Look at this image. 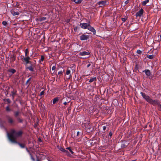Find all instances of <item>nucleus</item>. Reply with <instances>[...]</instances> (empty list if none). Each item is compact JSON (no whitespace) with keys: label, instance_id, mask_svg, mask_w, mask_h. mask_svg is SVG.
I'll list each match as a JSON object with an SVG mask.
<instances>
[{"label":"nucleus","instance_id":"f3484780","mask_svg":"<svg viewBox=\"0 0 161 161\" xmlns=\"http://www.w3.org/2000/svg\"><path fill=\"white\" fill-rule=\"evenodd\" d=\"M106 3V1H100L98 2V4L99 5H104Z\"/></svg>","mask_w":161,"mask_h":161},{"label":"nucleus","instance_id":"c03bdc74","mask_svg":"<svg viewBox=\"0 0 161 161\" xmlns=\"http://www.w3.org/2000/svg\"><path fill=\"white\" fill-rule=\"evenodd\" d=\"M121 147H125V145L124 144H122L121 146Z\"/></svg>","mask_w":161,"mask_h":161},{"label":"nucleus","instance_id":"a211bd4d","mask_svg":"<svg viewBox=\"0 0 161 161\" xmlns=\"http://www.w3.org/2000/svg\"><path fill=\"white\" fill-rule=\"evenodd\" d=\"M8 71L11 73L12 74L14 73L16 71L15 69H9Z\"/></svg>","mask_w":161,"mask_h":161},{"label":"nucleus","instance_id":"bb28decb","mask_svg":"<svg viewBox=\"0 0 161 161\" xmlns=\"http://www.w3.org/2000/svg\"><path fill=\"white\" fill-rule=\"evenodd\" d=\"M4 101H6L8 103H10L11 102V100H10V99L9 98H8V99H4Z\"/></svg>","mask_w":161,"mask_h":161},{"label":"nucleus","instance_id":"79ce46f5","mask_svg":"<svg viewBox=\"0 0 161 161\" xmlns=\"http://www.w3.org/2000/svg\"><path fill=\"white\" fill-rule=\"evenodd\" d=\"M112 134L111 132H110L109 133L108 136H110V137L111 136H112Z\"/></svg>","mask_w":161,"mask_h":161},{"label":"nucleus","instance_id":"4d7b16f0","mask_svg":"<svg viewBox=\"0 0 161 161\" xmlns=\"http://www.w3.org/2000/svg\"><path fill=\"white\" fill-rule=\"evenodd\" d=\"M136 161V160H132L131 161Z\"/></svg>","mask_w":161,"mask_h":161},{"label":"nucleus","instance_id":"dca6fc26","mask_svg":"<svg viewBox=\"0 0 161 161\" xmlns=\"http://www.w3.org/2000/svg\"><path fill=\"white\" fill-rule=\"evenodd\" d=\"M17 144H18L21 148H24L25 147V143H20L17 142Z\"/></svg>","mask_w":161,"mask_h":161},{"label":"nucleus","instance_id":"ddd939ff","mask_svg":"<svg viewBox=\"0 0 161 161\" xmlns=\"http://www.w3.org/2000/svg\"><path fill=\"white\" fill-rule=\"evenodd\" d=\"M34 67V65L33 64H31L30 66L27 67V68L31 71H33Z\"/></svg>","mask_w":161,"mask_h":161},{"label":"nucleus","instance_id":"9d476101","mask_svg":"<svg viewBox=\"0 0 161 161\" xmlns=\"http://www.w3.org/2000/svg\"><path fill=\"white\" fill-rule=\"evenodd\" d=\"M89 54L90 53L89 52L83 51L80 52V53L79 54V55L81 56H86L89 55Z\"/></svg>","mask_w":161,"mask_h":161},{"label":"nucleus","instance_id":"f704fd0d","mask_svg":"<svg viewBox=\"0 0 161 161\" xmlns=\"http://www.w3.org/2000/svg\"><path fill=\"white\" fill-rule=\"evenodd\" d=\"M44 59V57L42 55L41 56V61H43Z\"/></svg>","mask_w":161,"mask_h":161},{"label":"nucleus","instance_id":"473e14b6","mask_svg":"<svg viewBox=\"0 0 161 161\" xmlns=\"http://www.w3.org/2000/svg\"><path fill=\"white\" fill-rule=\"evenodd\" d=\"M136 53L139 54H141L142 53V51L140 50H138L137 51Z\"/></svg>","mask_w":161,"mask_h":161},{"label":"nucleus","instance_id":"c85d7f7f","mask_svg":"<svg viewBox=\"0 0 161 161\" xmlns=\"http://www.w3.org/2000/svg\"><path fill=\"white\" fill-rule=\"evenodd\" d=\"M64 153H65L66 155L68 156H69L70 155V153H69V152L66 150H65V151Z\"/></svg>","mask_w":161,"mask_h":161},{"label":"nucleus","instance_id":"0eeeda50","mask_svg":"<svg viewBox=\"0 0 161 161\" xmlns=\"http://www.w3.org/2000/svg\"><path fill=\"white\" fill-rule=\"evenodd\" d=\"M144 12V10L142 8H141L139 11L136 13V17H141L142 15Z\"/></svg>","mask_w":161,"mask_h":161},{"label":"nucleus","instance_id":"3c124183","mask_svg":"<svg viewBox=\"0 0 161 161\" xmlns=\"http://www.w3.org/2000/svg\"><path fill=\"white\" fill-rule=\"evenodd\" d=\"M68 103H67L66 102H65L64 103V105H66Z\"/></svg>","mask_w":161,"mask_h":161},{"label":"nucleus","instance_id":"c756f323","mask_svg":"<svg viewBox=\"0 0 161 161\" xmlns=\"http://www.w3.org/2000/svg\"><path fill=\"white\" fill-rule=\"evenodd\" d=\"M46 19V18L45 17H42L40 19V21H43Z\"/></svg>","mask_w":161,"mask_h":161},{"label":"nucleus","instance_id":"5fc2aeb1","mask_svg":"<svg viewBox=\"0 0 161 161\" xmlns=\"http://www.w3.org/2000/svg\"><path fill=\"white\" fill-rule=\"evenodd\" d=\"M160 36V38L161 39V34L159 35Z\"/></svg>","mask_w":161,"mask_h":161},{"label":"nucleus","instance_id":"a18cd8bd","mask_svg":"<svg viewBox=\"0 0 161 161\" xmlns=\"http://www.w3.org/2000/svg\"><path fill=\"white\" fill-rule=\"evenodd\" d=\"M66 149H68L70 151L71 150V148L70 147H68L66 148Z\"/></svg>","mask_w":161,"mask_h":161},{"label":"nucleus","instance_id":"9b49d317","mask_svg":"<svg viewBox=\"0 0 161 161\" xmlns=\"http://www.w3.org/2000/svg\"><path fill=\"white\" fill-rule=\"evenodd\" d=\"M143 72H145L147 77H148L150 75L151 72L149 69H146L145 70L143 71Z\"/></svg>","mask_w":161,"mask_h":161},{"label":"nucleus","instance_id":"6e6552de","mask_svg":"<svg viewBox=\"0 0 161 161\" xmlns=\"http://www.w3.org/2000/svg\"><path fill=\"white\" fill-rule=\"evenodd\" d=\"M155 105H157L158 106V110L160 111L161 110V105L160 102L157 100H156L154 103V104L153 105L154 106Z\"/></svg>","mask_w":161,"mask_h":161},{"label":"nucleus","instance_id":"aec40b11","mask_svg":"<svg viewBox=\"0 0 161 161\" xmlns=\"http://www.w3.org/2000/svg\"><path fill=\"white\" fill-rule=\"evenodd\" d=\"M149 0H146L142 3V4L143 6H145L146 4L149 2Z\"/></svg>","mask_w":161,"mask_h":161},{"label":"nucleus","instance_id":"a878e982","mask_svg":"<svg viewBox=\"0 0 161 161\" xmlns=\"http://www.w3.org/2000/svg\"><path fill=\"white\" fill-rule=\"evenodd\" d=\"M6 111L7 112H9L11 111V109L9 106H7L6 107Z\"/></svg>","mask_w":161,"mask_h":161},{"label":"nucleus","instance_id":"8fccbe9b","mask_svg":"<svg viewBox=\"0 0 161 161\" xmlns=\"http://www.w3.org/2000/svg\"><path fill=\"white\" fill-rule=\"evenodd\" d=\"M72 154H73L74 153V152H73V151L71 150L69 151Z\"/></svg>","mask_w":161,"mask_h":161},{"label":"nucleus","instance_id":"09e8293b","mask_svg":"<svg viewBox=\"0 0 161 161\" xmlns=\"http://www.w3.org/2000/svg\"><path fill=\"white\" fill-rule=\"evenodd\" d=\"M72 154H73L74 153V152H73V151L71 150L69 151Z\"/></svg>","mask_w":161,"mask_h":161},{"label":"nucleus","instance_id":"7c9ffc66","mask_svg":"<svg viewBox=\"0 0 161 161\" xmlns=\"http://www.w3.org/2000/svg\"><path fill=\"white\" fill-rule=\"evenodd\" d=\"M70 73V70L69 69H67L66 72V74L67 75H69Z\"/></svg>","mask_w":161,"mask_h":161},{"label":"nucleus","instance_id":"052dcab7","mask_svg":"<svg viewBox=\"0 0 161 161\" xmlns=\"http://www.w3.org/2000/svg\"><path fill=\"white\" fill-rule=\"evenodd\" d=\"M68 22H69V21H67Z\"/></svg>","mask_w":161,"mask_h":161},{"label":"nucleus","instance_id":"49530a36","mask_svg":"<svg viewBox=\"0 0 161 161\" xmlns=\"http://www.w3.org/2000/svg\"><path fill=\"white\" fill-rule=\"evenodd\" d=\"M27 152H28L30 155L31 154V153H30V151L29 150H27Z\"/></svg>","mask_w":161,"mask_h":161},{"label":"nucleus","instance_id":"2f4dec72","mask_svg":"<svg viewBox=\"0 0 161 161\" xmlns=\"http://www.w3.org/2000/svg\"><path fill=\"white\" fill-rule=\"evenodd\" d=\"M2 24L3 25L5 26L7 25V23L6 21H4L3 22Z\"/></svg>","mask_w":161,"mask_h":161},{"label":"nucleus","instance_id":"f257e3e1","mask_svg":"<svg viewBox=\"0 0 161 161\" xmlns=\"http://www.w3.org/2000/svg\"><path fill=\"white\" fill-rule=\"evenodd\" d=\"M22 133L21 130L17 131L14 129H12L10 130L9 133L8 134V139L12 142L17 143L15 139L17 137L21 136Z\"/></svg>","mask_w":161,"mask_h":161},{"label":"nucleus","instance_id":"680f3d73","mask_svg":"<svg viewBox=\"0 0 161 161\" xmlns=\"http://www.w3.org/2000/svg\"><path fill=\"white\" fill-rule=\"evenodd\" d=\"M92 130H89V131H92Z\"/></svg>","mask_w":161,"mask_h":161},{"label":"nucleus","instance_id":"72a5a7b5","mask_svg":"<svg viewBox=\"0 0 161 161\" xmlns=\"http://www.w3.org/2000/svg\"><path fill=\"white\" fill-rule=\"evenodd\" d=\"M30 156L31 158L32 161H35V159L33 157L32 154H31V155H30Z\"/></svg>","mask_w":161,"mask_h":161},{"label":"nucleus","instance_id":"2eb2a0df","mask_svg":"<svg viewBox=\"0 0 161 161\" xmlns=\"http://www.w3.org/2000/svg\"><path fill=\"white\" fill-rule=\"evenodd\" d=\"M58 100H59V98L58 97H55L53 99V104H55L56 103H57V102H58Z\"/></svg>","mask_w":161,"mask_h":161},{"label":"nucleus","instance_id":"39448f33","mask_svg":"<svg viewBox=\"0 0 161 161\" xmlns=\"http://www.w3.org/2000/svg\"><path fill=\"white\" fill-rule=\"evenodd\" d=\"M90 24L87 23H81L80 24V26L83 29H87L88 27L89 26Z\"/></svg>","mask_w":161,"mask_h":161},{"label":"nucleus","instance_id":"f8f14e48","mask_svg":"<svg viewBox=\"0 0 161 161\" xmlns=\"http://www.w3.org/2000/svg\"><path fill=\"white\" fill-rule=\"evenodd\" d=\"M12 96L13 99H14L15 96L16 95L17 91L15 90H13V91L11 92Z\"/></svg>","mask_w":161,"mask_h":161},{"label":"nucleus","instance_id":"f03ea898","mask_svg":"<svg viewBox=\"0 0 161 161\" xmlns=\"http://www.w3.org/2000/svg\"><path fill=\"white\" fill-rule=\"evenodd\" d=\"M140 93L143 98H144L146 101L149 103L153 105L154 104V103L156 100L152 99L149 96L142 92H141Z\"/></svg>","mask_w":161,"mask_h":161},{"label":"nucleus","instance_id":"6ab92c4d","mask_svg":"<svg viewBox=\"0 0 161 161\" xmlns=\"http://www.w3.org/2000/svg\"><path fill=\"white\" fill-rule=\"evenodd\" d=\"M20 114V112L19 111H14V115L15 117H17V116H19Z\"/></svg>","mask_w":161,"mask_h":161},{"label":"nucleus","instance_id":"5701e85b","mask_svg":"<svg viewBox=\"0 0 161 161\" xmlns=\"http://www.w3.org/2000/svg\"><path fill=\"white\" fill-rule=\"evenodd\" d=\"M12 13L14 16H15L16 15H18L19 14V13L18 12H12Z\"/></svg>","mask_w":161,"mask_h":161},{"label":"nucleus","instance_id":"c9c22d12","mask_svg":"<svg viewBox=\"0 0 161 161\" xmlns=\"http://www.w3.org/2000/svg\"><path fill=\"white\" fill-rule=\"evenodd\" d=\"M44 91H42L40 92V95L41 96L43 95L44 94Z\"/></svg>","mask_w":161,"mask_h":161},{"label":"nucleus","instance_id":"412c9836","mask_svg":"<svg viewBox=\"0 0 161 161\" xmlns=\"http://www.w3.org/2000/svg\"><path fill=\"white\" fill-rule=\"evenodd\" d=\"M58 148L62 152H64L65 150V149L64 148H63L61 147H58Z\"/></svg>","mask_w":161,"mask_h":161},{"label":"nucleus","instance_id":"6e6d98bb","mask_svg":"<svg viewBox=\"0 0 161 161\" xmlns=\"http://www.w3.org/2000/svg\"><path fill=\"white\" fill-rule=\"evenodd\" d=\"M36 161H40L38 159H37V160H36Z\"/></svg>","mask_w":161,"mask_h":161},{"label":"nucleus","instance_id":"4468645a","mask_svg":"<svg viewBox=\"0 0 161 161\" xmlns=\"http://www.w3.org/2000/svg\"><path fill=\"white\" fill-rule=\"evenodd\" d=\"M97 80V78L96 77H95L92 78H91L89 80V82L90 83L93 82V81H95Z\"/></svg>","mask_w":161,"mask_h":161},{"label":"nucleus","instance_id":"58836bf2","mask_svg":"<svg viewBox=\"0 0 161 161\" xmlns=\"http://www.w3.org/2000/svg\"><path fill=\"white\" fill-rule=\"evenodd\" d=\"M56 69V67L55 66H53L52 68V69L53 70H54Z\"/></svg>","mask_w":161,"mask_h":161},{"label":"nucleus","instance_id":"bf43d9fd","mask_svg":"<svg viewBox=\"0 0 161 161\" xmlns=\"http://www.w3.org/2000/svg\"><path fill=\"white\" fill-rule=\"evenodd\" d=\"M68 22H69V21H67Z\"/></svg>","mask_w":161,"mask_h":161},{"label":"nucleus","instance_id":"a19ab883","mask_svg":"<svg viewBox=\"0 0 161 161\" xmlns=\"http://www.w3.org/2000/svg\"><path fill=\"white\" fill-rule=\"evenodd\" d=\"M103 130H105L106 129V127L105 126H103Z\"/></svg>","mask_w":161,"mask_h":161},{"label":"nucleus","instance_id":"7ed1b4c3","mask_svg":"<svg viewBox=\"0 0 161 161\" xmlns=\"http://www.w3.org/2000/svg\"><path fill=\"white\" fill-rule=\"evenodd\" d=\"M8 122L10 125H14L15 124V120L13 118L9 115L6 116Z\"/></svg>","mask_w":161,"mask_h":161},{"label":"nucleus","instance_id":"20e7f679","mask_svg":"<svg viewBox=\"0 0 161 161\" xmlns=\"http://www.w3.org/2000/svg\"><path fill=\"white\" fill-rule=\"evenodd\" d=\"M22 57H23L22 58V61L25 62L26 64H31V62L30 61L31 58L29 57L26 56L25 57L24 56H23Z\"/></svg>","mask_w":161,"mask_h":161},{"label":"nucleus","instance_id":"37998d69","mask_svg":"<svg viewBox=\"0 0 161 161\" xmlns=\"http://www.w3.org/2000/svg\"><path fill=\"white\" fill-rule=\"evenodd\" d=\"M80 132L79 131H78L77 133V136H79L80 135Z\"/></svg>","mask_w":161,"mask_h":161},{"label":"nucleus","instance_id":"423d86ee","mask_svg":"<svg viewBox=\"0 0 161 161\" xmlns=\"http://www.w3.org/2000/svg\"><path fill=\"white\" fill-rule=\"evenodd\" d=\"M80 39L81 41H84L87 40L89 38V36L88 35H85L84 34L80 36Z\"/></svg>","mask_w":161,"mask_h":161},{"label":"nucleus","instance_id":"13d9d810","mask_svg":"<svg viewBox=\"0 0 161 161\" xmlns=\"http://www.w3.org/2000/svg\"><path fill=\"white\" fill-rule=\"evenodd\" d=\"M126 2H125V3L126 4H127V3Z\"/></svg>","mask_w":161,"mask_h":161},{"label":"nucleus","instance_id":"ea45409f","mask_svg":"<svg viewBox=\"0 0 161 161\" xmlns=\"http://www.w3.org/2000/svg\"><path fill=\"white\" fill-rule=\"evenodd\" d=\"M31 78H29L26 81V84H27L31 80Z\"/></svg>","mask_w":161,"mask_h":161},{"label":"nucleus","instance_id":"de8ad7c7","mask_svg":"<svg viewBox=\"0 0 161 161\" xmlns=\"http://www.w3.org/2000/svg\"><path fill=\"white\" fill-rule=\"evenodd\" d=\"M72 154H73L74 153V152H73V151L71 150L69 151Z\"/></svg>","mask_w":161,"mask_h":161},{"label":"nucleus","instance_id":"4be33fe9","mask_svg":"<svg viewBox=\"0 0 161 161\" xmlns=\"http://www.w3.org/2000/svg\"><path fill=\"white\" fill-rule=\"evenodd\" d=\"M25 56H27L29 53V51L28 48H26L25 50Z\"/></svg>","mask_w":161,"mask_h":161},{"label":"nucleus","instance_id":"4c0bfd02","mask_svg":"<svg viewBox=\"0 0 161 161\" xmlns=\"http://www.w3.org/2000/svg\"><path fill=\"white\" fill-rule=\"evenodd\" d=\"M62 73H63V72L62 71H59L58 72V75H62Z\"/></svg>","mask_w":161,"mask_h":161},{"label":"nucleus","instance_id":"864d4df0","mask_svg":"<svg viewBox=\"0 0 161 161\" xmlns=\"http://www.w3.org/2000/svg\"><path fill=\"white\" fill-rule=\"evenodd\" d=\"M25 148H26V151H27V150H28V148L27 147H26Z\"/></svg>","mask_w":161,"mask_h":161},{"label":"nucleus","instance_id":"1a4fd4ad","mask_svg":"<svg viewBox=\"0 0 161 161\" xmlns=\"http://www.w3.org/2000/svg\"><path fill=\"white\" fill-rule=\"evenodd\" d=\"M87 29L91 31L93 33V34H95L96 33L95 29L92 27L90 25L88 27Z\"/></svg>","mask_w":161,"mask_h":161},{"label":"nucleus","instance_id":"b1692460","mask_svg":"<svg viewBox=\"0 0 161 161\" xmlns=\"http://www.w3.org/2000/svg\"><path fill=\"white\" fill-rule=\"evenodd\" d=\"M147 57L149 59H153L154 57V55H149L147 56Z\"/></svg>","mask_w":161,"mask_h":161},{"label":"nucleus","instance_id":"e2e57ef3","mask_svg":"<svg viewBox=\"0 0 161 161\" xmlns=\"http://www.w3.org/2000/svg\"><path fill=\"white\" fill-rule=\"evenodd\" d=\"M48 161H52L51 160H48Z\"/></svg>","mask_w":161,"mask_h":161},{"label":"nucleus","instance_id":"e433bc0d","mask_svg":"<svg viewBox=\"0 0 161 161\" xmlns=\"http://www.w3.org/2000/svg\"><path fill=\"white\" fill-rule=\"evenodd\" d=\"M121 19H122V20L123 22H125V21L126 20V19L125 18H122Z\"/></svg>","mask_w":161,"mask_h":161},{"label":"nucleus","instance_id":"cd10ccee","mask_svg":"<svg viewBox=\"0 0 161 161\" xmlns=\"http://www.w3.org/2000/svg\"><path fill=\"white\" fill-rule=\"evenodd\" d=\"M17 119L19 123H22L23 122L22 119L19 118H18Z\"/></svg>","mask_w":161,"mask_h":161},{"label":"nucleus","instance_id":"603ef678","mask_svg":"<svg viewBox=\"0 0 161 161\" xmlns=\"http://www.w3.org/2000/svg\"><path fill=\"white\" fill-rule=\"evenodd\" d=\"M91 65V64H88L87 65V67L88 68Z\"/></svg>","mask_w":161,"mask_h":161},{"label":"nucleus","instance_id":"393cba45","mask_svg":"<svg viewBox=\"0 0 161 161\" xmlns=\"http://www.w3.org/2000/svg\"><path fill=\"white\" fill-rule=\"evenodd\" d=\"M73 1L76 3H80L81 2V0H74Z\"/></svg>","mask_w":161,"mask_h":161}]
</instances>
